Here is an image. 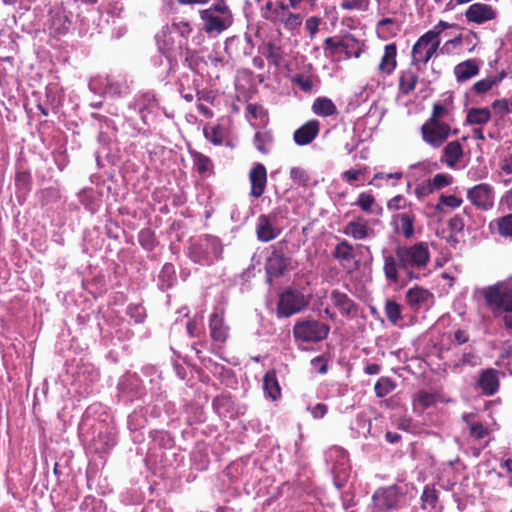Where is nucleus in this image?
I'll list each match as a JSON object with an SVG mask.
<instances>
[{"instance_id":"1","label":"nucleus","mask_w":512,"mask_h":512,"mask_svg":"<svg viewBox=\"0 0 512 512\" xmlns=\"http://www.w3.org/2000/svg\"><path fill=\"white\" fill-rule=\"evenodd\" d=\"M383 272L389 284H398L403 277V284L420 280L427 276L426 269L430 262V252L425 242L413 245H398L394 253L386 248L382 250Z\"/></svg>"},{"instance_id":"2","label":"nucleus","mask_w":512,"mask_h":512,"mask_svg":"<svg viewBox=\"0 0 512 512\" xmlns=\"http://www.w3.org/2000/svg\"><path fill=\"white\" fill-rule=\"evenodd\" d=\"M223 244L219 237L203 234L188 242L187 256L202 266H211L223 258Z\"/></svg>"},{"instance_id":"3","label":"nucleus","mask_w":512,"mask_h":512,"mask_svg":"<svg viewBox=\"0 0 512 512\" xmlns=\"http://www.w3.org/2000/svg\"><path fill=\"white\" fill-rule=\"evenodd\" d=\"M482 295L494 312H512V280L483 288Z\"/></svg>"},{"instance_id":"4","label":"nucleus","mask_w":512,"mask_h":512,"mask_svg":"<svg viewBox=\"0 0 512 512\" xmlns=\"http://www.w3.org/2000/svg\"><path fill=\"white\" fill-rule=\"evenodd\" d=\"M440 42L436 39L435 34L425 32L421 35L412 46L411 66H415L417 71H422L427 63L437 55Z\"/></svg>"},{"instance_id":"5","label":"nucleus","mask_w":512,"mask_h":512,"mask_svg":"<svg viewBox=\"0 0 512 512\" xmlns=\"http://www.w3.org/2000/svg\"><path fill=\"white\" fill-rule=\"evenodd\" d=\"M287 243L280 241L271 247V252L266 259L265 271L268 282L285 274L291 263V257L285 251Z\"/></svg>"},{"instance_id":"6","label":"nucleus","mask_w":512,"mask_h":512,"mask_svg":"<svg viewBox=\"0 0 512 512\" xmlns=\"http://www.w3.org/2000/svg\"><path fill=\"white\" fill-rule=\"evenodd\" d=\"M329 331L330 327L326 323L315 319L298 321L293 327L295 339L306 343L322 341L328 336Z\"/></svg>"},{"instance_id":"7","label":"nucleus","mask_w":512,"mask_h":512,"mask_svg":"<svg viewBox=\"0 0 512 512\" xmlns=\"http://www.w3.org/2000/svg\"><path fill=\"white\" fill-rule=\"evenodd\" d=\"M404 498L397 485L378 488L372 495L373 504L380 511L399 509Z\"/></svg>"},{"instance_id":"8","label":"nucleus","mask_w":512,"mask_h":512,"mask_svg":"<svg viewBox=\"0 0 512 512\" xmlns=\"http://www.w3.org/2000/svg\"><path fill=\"white\" fill-rule=\"evenodd\" d=\"M451 126L446 122L427 120L421 126V135L425 143L432 148H440L451 134Z\"/></svg>"},{"instance_id":"9","label":"nucleus","mask_w":512,"mask_h":512,"mask_svg":"<svg viewBox=\"0 0 512 512\" xmlns=\"http://www.w3.org/2000/svg\"><path fill=\"white\" fill-rule=\"evenodd\" d=\"M307 305L308 299L301 291L288 289L279 297L277 314L282 317H290L299 313Z\"/></svg>"},{"instance_id":"10","label":"nucleus","mask_w":512,"mask_h":512,"mask_svg":"<svg viewBox=\"0 0 512 512\" xmlns=\"http://www.w3.org/2000/svg\"><path fill=\"white\" fill-rule=\"evenodd\" d=\"M467 198L477 209L488 211L494 206V189L488 183H480L468 189Z\"/></svg>"},{"instance_id":"11","label":"nucleus","mask_w":512,"mask_h":512,"mask_svg":"<svg viewBox=\"0 0 512 512\" xmlns=\"http://www.w3.org/2000/svg\"><path fill=\"white\" fill-rule=\"evenodd\" d=\"M200 18L203 22V30L209 35H219L233 24V15L214 14L207 11H200Z\"/></svg>"},{"instance_id":"12","label":"nucleus","mask_w":512,"mask_h":512,"mask_svg":"<svg viewBox=\"0 0 512 512\" xmlns=\"http://www.w3.org/2000/svg\"><path fill=\"white\" fill-rule=\"evenodd\" d=\"M405 301L412 311L418 312L434 304V295L428 289L416 285L406 292Z\"/></svg>"},{"instance_id":"13","label":"nucleus","mask_w":512,"mask_h":512,"mask_svg":"<svg viewBox=\"0 0 512 512\" xmlns=\"http://www.w3.org/2000/svg\"><path fill=\"white\" fill-rule=\"evenodd\" d=\"M159 51L166 56L169 62V71H175L177 66V53L179 52L176 38L166 28L156 36Z\"/></svg>"},{"instance_id":"14","label":"nucleus","mask_w":512,"mask_h":512,"mask_svg":"<svg viewBox=\"0 0 512 512\" xmlns=\"http://www.w3.org/2000/svg\"><path fill=\"white\" fill-rule=\"evenodd\" d=\"M464 15L468 22L480 25L494 20L497 17V11L489 4L477 2L471 4Z\"/></svg>"},{"instance_id":"15","label":"nucleus","mask_w":512,"mask_h":512,"mask_svg":"<svg viewBox=\"0 0 512 512\" xmlns=\"http://www.w3.org/2000/svg\"><path fill=\"white\" fill-rule=\"evenodd\" d=\"M177 83L181 97L187 102H192L200 87V79L196 71L183 73Z\"/></svg>"},{"instance_id":"16","label":"nucleus","mask_w":512,"mask_h":512,"mask_svg":"<svg viewBox=\"0 0 512 512\" xmlns=\"http://www.w3.org/2000/svg\"><path fill=\"white\" fill-rule=\"evenodd\" d=\"M249 182L251 185L250 195L254 198H260L267 185V170L266 167L257 163L249 172Z\"/></svg>"},{"instance_id":"17","label":"nucleus","mask_w":512,"mask_h":512,"mask_svg":"<svg viewBox=\"0 0 512 512\" xmlns=\"http://www.w3.org/2000/svg\"><path fill=\"white\" fill-rule=\"evenodd\" d=\"M330 299L342 316L354 317L358 314V304L346 293L334 289L330 293Z\"/></svg>"},{"instance_id":"18","label":"nucleus","mask_w":512,"mask_h":512,"mask_svg":"<svg viewBox=\"0 0 512 512\" xmlns=\"http://www.w3.org/2000/svg\"><path fill=\"white\" fill-rule=\"evenodd\" d=\"M281 230L274 224L273 219L265 214L257 218L256 236L261 242H269L277 238Z\"/></svg>"},{"instance_id":"19","label":"nucleus","mask_w":512,"mask_h":512,"mask_svg":"<svg viewBox=\"0 0 512 512\" xmlns=\"http://www.w3.org/2000/svg\"><path fill=\"white\" fill-rule=\"evenodd\" d=\"M477 387L483 395L492 396L499 389V371L494 368H487L480 372Z\"/></svg>"},{"instance_id":"20","label":"nucleus","mask_w":512,"mask_h":512,"mask_svg":"<svg viewBox=\"0 0 512 512\" xmlns=\"http://www.w3.org/2000/svg\"><path fill=\"white\" fill-rule=\"evenodd\" d=\"M342 232L355 240H363L374 234L373 229L368 226L367 221L362 217H356L348 222Z\"/></svg>"},{"instance_id":"21","label":"nucleus","mask_w":512,"mask_h":512,"mask_svg":"<svg viewBox=\"0 0 512 512\" xmlns=\"http://www.w3.org/2000/svg\"><path fill=\"white\" fill-rule=\"evenodd\" d=\"M319 130V122L315 119L309 120L294 132L293 139L299 146L308 145L317 137Z\"/></svg>"},{"instance_id":"22","label":"nucleus","mask_w":512,"mask_h":512,"mask_svg":"<svg viewBox=\"0 0 512 512\" xmlns=\"http://www.w3.org/2000/svg\"><path fill=\"white\" fill-rule=\"evenodd\" d=\"M209 329L211 338L220 343H224L228 338L229 327L224 323V318L217 312L210 315Z\"/></svg>"},{"instance_id":"23","label":"nucleus","mask_w":512,"mask_h":512,"mask_svg":"<svg viewBox=\"0 0 512 512\" xmlns=\"http://www.w3.org/2000/svg\"><path fill=\"white\" fill-rule=\"evenodd\" d=\"M418 72L415 66L409 65L405 70L399 74L398 88L401 94L409 95L416 87L419 80Z\"/></svg>"},{"instance_id":"24","label":"nucleus","mask_w":512,"mask_h":512,"mask_svg":"<svg viewBox=\"0 0 512 512\" xmlns=\"http://www.w3.org/2000/svg\"><path fill=\"white\" fill-rule=\"evenodd\" d=\"M462 156L463 147L461 143L458 140L451 141L443 148L440 162L445 163L449 168H455Z\"/></svg>"},{"instance_id":"25","label":"nucleus","mask_w":512,"mask_h":512,"mask_svg":"<svg viewBox=\"0 0 512 512\" xmlns=\"http://www.w3.org/2000/svg\"><path fill=\"white\" fill-rule=\"evenodd\" d=\"M472 209L470 207H465L462 213L455 214L448 221V227L452 233H461L464 228L467 227V230L474 229L472 227Z\"/></svg>"},{"instance_id":"26","label":"nucleus","mask_w":512,"mask_h":512,"mask_svg":"<svg viewBox=\"0 0 512 512\" xmlns=\"http://www.w3.org/2000/svg\"><path fill=\"white\" fill-rule=\"evenodd\" d=\"M193 167L202 178H208L214 173L212 160L198 151H190Z\"/></svg>"},{"instance_id":"27","label":"nucleus","mask_w":512,"mask_h":512,"mask_svg":"<svg viewBox=\"0 0 512 512\" xmlns=\"http://www.w3.org/2000/svg\"><path fill=\"white\" fill-rule=\"evenodd\" d=\"M396 230L402 233L405 238H410L414 234L415 215L412 212H404L393 216Z\"/></svg>"},{"instance_id":"28","label":"nucleus","mask_w":512,"mask_h":512,"mask_svg":"<svg viewBox=\"0 0 512 512\" xmlns=\"http://www.w3.org/2000/svg\"><path fill=\"white\" fill-rule=\"evenodd\" d=\"M396 55H397V46L395 43H390L384 47V54L381 58V61L378 65V69L380 72L390 75L396 68Z\"/></svg>"},{"instance_id":"29","label":"nucleus","mask_w":512,"mask_h":512,"mask_svg":"<svg viewBox=\"0 0 512 512\" xmlns=\"http://www.w3.org/2000/svg\"><path fill=\"white\" fill-rule=\"evenodd\" d=\"M156 106V98L154 93L147 91L136 96L133 102L129 104V108L138 111L142 119L145 121V111Z\"/></svg>"},{"instance_id":"30","label":"nucleus","mask_w":512,"mask_h":512,"mask_svg":"<svg viewBox=\"0 0 512 512\" xmlns=\"http://www.w3.org/2000/svg\"><path fill=\"white\" fill-rule=\"evenodd\" d=\"M263 390L266 397L276 401L281 396V388L275 370H269L263 377Z\"/></svg>"},{"instance_id":"31","label":"nucleus","mask_w":512,"mask_h":512,"mask_svg":"<svg viewBox=\"0 0 512 512\" xmlns=\"http://www.w3.org/2000/svg\"><path fill=\"white\" fill-rule=\"evenodd\" d=\"M479 73V66L474 59L459 63L454 68V74L459 82H464L476 76Z\"/></svg>"},{"instance_id":"32","label":"nucleus","mask_w":512,"mask_h":512,"mask_svg":"<svg viewBox=\"0 0 512 512\" xmlns=\"http://www.w3.org/2000/svg\"><path fill=\"white\" fill-rule=\"evenodd\" d=\"M312 111L322 117H329L338 114L336 105L330 98L318 97L312 104Z\"/></svg>"},{"instance_id":"33","label":"nucleus","mask_w":512,"mask_h":512,"mask_svg":"<svg viewBox=\"0 0 512 512\" xmlns=\"http://www.w3.org/2000/svg\"><path fill=\"white\" fill-rule=\"evenodd\" d=\"M159 288L162 291L170 289L176 283V271L172 263H165L158 276Z\"/></svg>"},{"instance_id":"34","label":"nucleus","mask_w":512,"mask_h":512,"mask_svg":"<svg viewBox=\"0 0 512 512\" xmlns=\"http://www.w3.org/2000/svg\"><path fill=\"white\" fill-rule=\"evenodd\" d=\"M177 48L179 50L177 55L184 59V64L189 69H191V72L195 71L196 67L198 66V57L196 51L189 49L187 43L182 40H178Z\"/></svg>"},{"instance_id":"35","label":"nucleus","mask_w":512,"mask_h":512,"mask_svg":"<svg viewBox=\"0 0 512 512\" xmlns=\"http://www.w3.org/2000/svg\"><path fill=\"white\" fill-rule=\"evenodd\" d=\"M332 255L339 262L349 263L355 257L353 245L347 240L343 239L336 245Z\"/></svg>"},{"instance_id":"36","label":"nucleus","mask_w":512,"mask_h":512,"mask_svg":"<svg viewBox=\"0 0 512 512\" xmlns=\"http://www.w3.org/2000/svg\"><path fill=\"white\" fill-rule=\"evenodd\" d=\"M491 120L488 108H471L466 116V122L471 125H483Z\"/></svg>"},{"instance_id":"37","label":"nucleus","mask_w":512,"mask_h":512,"mask_svg":"<svg viewBox=\"0 0 512 512\" xmlns=\"http://www.w3.org/2000/svg\"><path fill=\"white\" fill-rule=\"evenodd\" d=\"M274 138L270 131H258L254 136V145L262 154H268L273 146Z\"/></svg>"},{"instance_id":"38","label":"nucleus","mask_w":512,"mask_h":512,"mask_svg":"<svg viewBox=\"0 0 512 512\" xmlns=\"http://www.w3.org/2000/svg\"><path fill=\"white\" fill-rule=\"evenodd\" d=\"M376 30L379 35L387 38L395 36L399 32L400 26L397 25L396 20L393 18H382L377 22Z\"/></svg>"},{"instance_id":"39","label":"nucleus","mask_w":512,"mask_h":512,"mask_svg":"<svg viewBox=\"0 0 512 512\" xmlns=\"http://www.w3.org/2000/svg\"><path fill=\"white\" fill-rule=\"evenodd\" d=\"M384 312L392 325H399V322L402 320V307L400 304L394 300L388 299L384 305Z\"/></svg>"},{"instance_id":"40","label":"nucleus","mask_w":512,"mask_h":512,"mask_svg":"<svg viewBox=\"0 0 512 512\" xmlns=\"http://www.w3.org/2000/svg\"><path fill=\"white\" fill-rule=\"evenodd\" d=\"M472 417L473 414L471 413H464L462 415L463 421L467 424L470 430V435L477 440L483 439L489 433L488 428L479 422L471 421L470 419Z\"/></svg>"},{"instance_id":"41","label":"nucleus","mask_w":512,"mask_h":512,"mask_svg":"<svg viewBox=\"0 0 512 512\" xmlns=\"http://www.w3.org/2000/svg\"><path fill=\"white\" fill-rule=\"evenodd\" d=\"M504 76L505 74L502 73L500 76H491L485 79H481L474 83V85L472 86V90L477 94L486 93L489 90H491L492 87L498 85L502 81Z\"/></svg>"},{"instance_id":"42","label":"nucleus","mask_w":512,"mask_h":512,"mask_svg":"<svg viewBox=\"0 0 512 512\" xmlns=\"http://www.w3.org/2000/svg\"><path fill=\"white\" fill-rule=\"evenodd\" d=\"M138 242L146 251H153L158 243L154 231L150 228H143L139 231Z\"/></svg>"},{"instance_id":"43","label":"nucleus","mask_w":512,"mask_h":512,"mask_svg":"<svg viewBox=\"0 0 512 512\" xmlns=\"http://www.w3.org/2000/svg\"><path fill=\"white\" fill-rule=\"evenodd\" d=\"M174 37H179V40H182L187 43V38L192 32V28L189 22L180 21L174 22L171 26L165 27Z\"/></svg>"},{"instance_id":"44","label":"nucleus","mask_w":512,"mask_h":512,"mask_svg":"<svg viewBox=\"0 0 512 512\" xmlns=\"http://www.w3.org/2000/svg\"><path fill=\"white\" fill-rule=\"evenodd\" d=\"M421 500L424 509H435L438 502L437 491L433 487L425 486Z\"/></svg>"},{"instance_id":"45","label":"nucleus","mask_w":512,"mask_h":512,"mask_svg":"<svg viewBox=\"0 0 512 512\" xmlns=\"http://www.w3.org/2000/svg\"><path fill=\"white\" fill-rule=\"evenodd\" d=\"M395 388L394 382L388 377H381L374 386L377 397L382 398L391 393Z\"/></svg>"},{"instance_id":"46","label":"nucleus","mask_w":512,"mask_h":512,"mask_svg":"<svg viewBox=\"0 0 512 512\" xmlns=\"http://www.w3.org/2000/svg\"><path fill=\"white\" fill-rule=\"evenodd\" d=\"M279 21L284 25V27L288 30H295L299 28L303 21V16L299 13H286Z\"/></svg>"},{"instance_id":"47","label":"nucleus","mask_w":512,"mask_h":512,"mask_svg":"<svg viewBox=\"0 0 512 512\" xmlns=\"http://www.w3.org/2000/svg\"><path fill=\"white\" fill-rule=\"evenodd\" d=\"M451 110L441 102L434 103L432 112L428 120L444 122L443 119L449 118Z\"/></svg>"},{"instance_id":"48","label":"nucleus","mask_w":512,"mask_h":512,"mask_svg":"<svg viewBox=\"0 0 512 512\" xmlns=\"http://www.w3.org/2000/svg\"><path fill=\"white\" fill-rule=\"evenodd\" d=\"M71 22L64 14H56L52 19L51 28L58 34H66Z\"/></svg>"},{"instance_id":"49","label":"nucleus","mask_w":512,"mask_h":512,"mask_svg":"<svg viewBox=\"0 0 512 512\" xmlns=\"http://www.w3.org/2000/svg\"><path fill=\"white\" fill-rule=\"evenodd\" d=\"M290 178L295 184L303 187L308 186L310 182L308 173L300 167H292L290 169Z\"/></svg>"},{"instance_id":"50","label":"nucleus","mask_w":512,"mask_h":512,"mask_svg":"<svg viewBox=\"0 0 512 512\" xmlns=\"http://www.w3.org/2000/svg\"><path fill=\"white\" fill-rule=\"evenodd\" d=\"M127 315L136 323L141 324L146 318V310L141 304H129Z\"/></svg>"},{"instance_id":"51","label":"nucleus","mask_w":512,"mask_h":512,"mask_svg":"<svg viewBox=\"0 0 512 512\" xmlns=\"http://www.w3.org/2000/svg\"><path fill=\"white\" fill-rule=\"evenodd\" d=\"M205 138L214 145H221L224 140L223 129L220 125L213 126L210 130H204Z\"/></svg>"},{"instance_id":"52","label":"nucleus","mask_w":512,"mask_h":512,"mask_svg":"<svg viewBox=\"0 0 512 512\" xmlns=\"http://www.w3.org/2000/svg\"><path fill=\"white\" fill-rule=\"evenodd\" d=\"M356 45V41L354 38H346L341 40V43L339 46H341L340 53H344L346 57L350 58L354 56L355 58H358L361 54V50L357 49L355 52H352L351 49H353Z\"/></svg>"},{"instance_id":"53","label":"nucleus","mask_w":512,"mask_h":512,"mask_svg":"<svg viewBox=\"0 0 512 512\" xmlns=\"http://www.w3.org/2000/svg\"><path fill=\"white\" fill-rule=\"evenodd\" d=\"M497 225L500 235L504 237H512V213L500 218Z\"/></svg>"},{"instance_id":"54","label":"nucleus","mask_w":512,"mask_h":512,"mask_svg":"<svg viewBox=\"0 0 512 512\" xmlns=\"http://www.w3.org/2000/svg\"><path fill=\"white\" fill-rule=\"evenodd\" d=\"M374 203L375 199L371 194L362 192L359 194L355 204L359 206L364 212L371 213Z\"/></svg>"},{"instance_id":"55","label":"nucleus","mask_w":512,"mask_h":512,"mask_svg":"<svg viewBox=\"0 0 512 512\" xmlns=\"http://www.w3.org/2000/svg\"><path fill=\"white\" fill-rule=\"evenodd\" d=\"M292 82L299 86L303 92L308 93L313 89V81L310 76H306L304 74H296L293 76Z\"/></svg>"},{"instance_id":"56","label":"nucleus","mask_w":512,"mask_h":512,"mask_svg":"<svg viewBox=\"0 0 512 512\" xmlns=\"http://www.w3.org/2000/svg\"><path fill=\"white\" fill-rule=\"evenodd\" d=\"M452 182V176L448 174H436L431 180H429V185L431 186L432 190L435 189H441L443 187H446L450 185Z\"/></svg>"},{"instance_id":"57","label":"nucleus","mask_w":512,"mask_h":512,"mask_svg":"<svg viewBox=\"0 0 512 512\" xmlns=\"http://www.w3.org/2000/svg\"><path fill=\"white\" fill-rule=\"evenodd\" d=\"M462 203L463 199L455 195H441L439 199V204L437 205L436 208L439 209L440 206L443 205L451 209H455L460 207Z\"/></svg>"},{"instance_id":"58","label":"nucleus","mask_w":512,"mask_h":512,"mask_svg":"<svg viewBox=\"0 0 512 512\" xmlns=\"http://www.w3.org/2000/svg\"><path fill=\"white\" fill-rule=\"evenodd\" d=\"M203 11L221 15H233L229 6L226 4L224 0H218L217 2L213 3L209 8L204 9Z\"/></svg>"},{"instance_id":"59","label":"nucleus","mask_w":512,"mask_h":512,"mask_svg":"<svg viewBox=\"0 0 512 512\" xmlns=\"http://www.w3.org/2000/svg\"><path fill=\"white\" fill-rule=\"evenodd\" d=\"M411 207L410 203H407L406 199L402 195H397L391 198L387 203L389 210H401Z\"/></svg>"},{"instance_id":"60","label":"nucleus","mask_w":512,"mask_h":512,"mask_svg":"<svg viewBox=\"0 0 512 512\" xmlns=\"http://www.w3.org/2000/svg\"><path fill=\"white\" fill-rule=\"evenodd\" d=\"M31 184V175L28 172L22 171L16 174L15 185L22 190H28Z\"/></svg>"},{"instance_id":"61","label":"nucleus","mask_w":512,"mask_h":512,"mask_svg":"<svg viewBox=\"0 0 512 512\" xmlns=\"http://www.w3.org/2000/svg\"><path fill=\"white\" fill-rule=\"evenodd\" d=\"M340 41H335L334 38L328 37L324 40V49L329 56H334L341 51Z\"/></svg>"},{"instance_id":"62","label":"nucleus","mask_w":512,"mask_h":512,"mask_svg":"<svg viewBox=\"0 0 512 512\" xmlns=\"http://www.w3.org/2000/svg\"><path fill=\"white\" fill-rule=\"evenodd\" d=\"M492 108L501 115L511 112L509 102L506 98L497 99L492 102Z\"/></svg>"},{"instance_id":"63","label":"nucleus","mask_w":512,"mask_h":512,"mask_svg":"<svg viewBox=\"0 0 512 512\" xmlns=\"http://www.w3.org/2000/svg\"><path fill=\"white\" fill-rule=\"evenodd\" d=\"M307 410L310 411L314 419H321L327 414L328 407L324 403H317L313 407L308 406Z\"/></svg>"},{"instance_id":"64","label":"nucleus","mask_w":512,"mask_h":512,"mask_svg":"<svg viewBox=\"0 0 512 512\" xmlns=\"http://www.w3.org/2000/svg\"><path fill=\"white\" fill-rule=\"evenodd\" d=\"M210 65L216 69H221L225 66L227 61L218 52H212L208 55Z\"/></svg>"}]
</instances>
